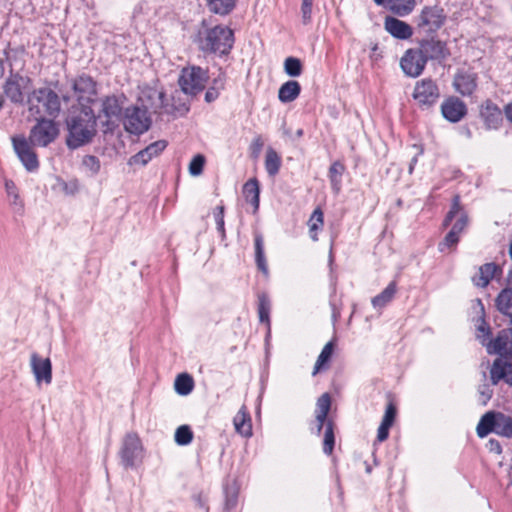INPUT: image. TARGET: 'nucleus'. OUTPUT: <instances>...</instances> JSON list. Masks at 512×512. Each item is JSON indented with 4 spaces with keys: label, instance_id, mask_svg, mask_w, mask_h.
Listing matches in <instances>:
<instances>
[{
    "label": "nucleus",
    "instance_id": "obj_1",
    "mask_svg": "<svg viewBox=\"0 0 512 512\" xmlns=\"http://www.w3.org/2000/svg\"><path fill=\"white\" fill-rule=\"evenodd\" d=\"M67 146L76 149L89 142L96 133V115L94 111L85 107L81 113L68 121Z\"/></svg>",
    "mask_w": 512,
    "mask_h": 512
},
{
    "label": "nucleus",
    "instance_id": "obj_2",
    "mask_svg": "<svg viewBox=\"0 0 512 512\" xmlns=\"http://www.w3.org/2000/svg\"><path fill=\"white\" fill-rule=\"evenodd\" d=\"M28 110L32 115L57 117L61 104L58 94L49 87L34 89L28 94Z\"/></svg>",
    "mask_w": 512,
    "mask_h": 512
},
{
    "label": "nucleus",
    "instance_id": "obj_3",
    "mask_svg": "<svg viewBox=\"0 0 512 512\" xmlns=\"http://www.w3.org/2000/svg\"><path fill=\"white\" fill-rule=\"evenodd\" d=\"M476 431L480 438L486 437L491 432L512 437V417L501 412L489 411L481 417Z\"/></svg>",
    "mask_w": 512,
    "mask_h": 512
},
{
    "label": "nucleus",
    "instance_id": "obj_4",
    "mask_svg": "<svg viewBox=\"0 0 512 512\" xmlns=\"http://www.w3.org/2000/svg\"><path fill=\"white\" fill-rule=\"evenodd\" d=\"M233 42L231 29L225 26H215L206 31L205 36L200 40V45L204 51L226 54L232 48Z\"/></svg>",
    "mask_w": 512,
    "mask_h": 512
},
{
    "label": "nucleus",
    "instance_id": "obj_5",
    "mask_svg": "<svg viewBox=\"0 0 512 512\" xmlns=\"http://www.w3.org/2000/svg\"><path fill=\"white\" fill-rule=\"evenodd\" d=\"M60 134V127L53 119L38 116L34 126L29 132V141L37 147H47L53 143Z\"/></svg>",
    "mask_w": 512,
    "mask_h": 512
},
{
    "label": "nucleus",
    "instance_id": "obj_6",
    "mask_svg": "<svg viewBox=\"0 0 512 512\" xmlns=\"http://www.w3.org/2000/svg\"><path fill=\"white\" fill-rule=\"evenodd\" d=\"M126 97L121 95H109L101 98L97 103L99 110L96 118L102 121L108 129L115 126L121 119L123 105Z\"/></svg>",
    "mask_w": 512,
    "mask_h": 512
},
{
    "label": "nucleus",
    "instance_id": "obj_7",
    "mask_svg": "<svg viewBox=\"0 0 512 512\" xmlns=\"http://www.w3.org/2000/svg\"><path fill=\"white\" fill-rule=\"evenodd\" d=\"M32 80L19 73L10 74L3 84V93L14 104H23L25 96L31 93Z\"/></svg>",
    "mask_w": 512,
    "mask_h": 512
},
{
    "label": "nucleus",
    "instance_id": "obj_8",
    "mask_svg": "<svg viewBox=\"0 0 512 512\" xmlns=\"http://www.w3.org/2000/svg\"><path fill=\"white\" fill-rule=\"evenodd\" d=\"M207 81L206 70L198 66H191L182 69L178 82L185 94L196 95L205 88Z\"/></svg>",
    "mask_w": 512,
    "mask_h": 512
},
{
    "label": "nucleus",
    "instance_id": "obj_9",
    "mask_svg": "<svg viewBox=\"0 0 512 512\" xmlns=\"http://www.w3.org/2000/svg\"><path fill=\"white\" fill-rule=\"evenodd\" d=\"M152 123L149 112L139 105H133L125 110L124 128L127 132L135 135H141L148 131Z\"/></svg>",
    "mask_w": 512,
    "mask_h": 512
},
{
    "label": "nucleus",
    "instance_id": "obj_10",
    "mask_svg": "<svg viewBox=\"0 0 512 512\" xmlns=\"http://www.w3.org/2000/svg\"><path fill=\"white\" fill-rule=\"evenodd\" d=\"M440 98V90L437 83L425 78L417 81L413 91V99L422 108H429L437 103Z\"/></svg>",
    "mask_w": 512,
    "mask_h": 512
},
{
    "label": "nucleus",
    "instance_id": "obj_11",
    "mask_svg": "<svg viewBox=\"0 0 512 512\" xmlns=\"http://www.w3.org/2000/svg\"><path fill=\"white\" fill-rule=\"evenodd\" d=\"M122 464L128 467H135L143 457V446L139 436L135 433H128L122 443L120 450Z\"/></svg>",
    "mask_w": 512,
    "mask_h": 512
},
{
    "label": "nucleus",
    "instance_id": "obj_12",
    "mask_svg": "<svg viewBox=\"0 0 512 512\" xmlns=\"http://www.w3.org/2000/svg\"><path fill=\"white\" fill-rule=\"evenodd\" d=\"M13 148L19 160L27 171H36L39 167V161L33 144L25 136H15L12 138Z\"/></svg>",
    "mask_w": 512,
    "mask_h": 512
},
{
    "label": "nucleus",
    "instance_id": "obj_13",
    "mask_svg": "<svg viewBox=\"0 0 512 512\" xmlns=\"http://www.w3.org/2000/svg\"><path fill=\"white\" fill-rule=\"evenodd\" d=\"M446 20L443 8L439 6H426L418 16V27L426 33L439 30Z\"/></svg>",
    "mask_w": 512,
    "mask_h": 512
},
{
    "label": "nucleus",
    "instance_id": "obj_14",
    "mask_svg": "<svg viewBox=\"0 0 512 512\" xmlns=\"http://www.w3.org/2000/svg\"><path fill=\"white\" fill-rule=\"evenodd\" d=\"M426 61L417 49H408L400 60L403 72L410 77H418L426 66Z\"/></svg>",
    "mask_w": 512,
    "mask_h": 512
},
{
    "label": "nucleus",
    "instance_id": "obj_15",
    "mask_svg": "<svg viewBox=\"0 0 512 512\" xmlns=\"http://www.w3.org/2000/svg\"><path fill=\"white\" fill-rule=\"evenodd\" d=\"M164 93L154 87L144 86L138 95L137 103L148 112L157 113L163 106Z\"/></svg>",
    "mask_w": 512,
    "mask_h": 512
},
{
    "label": "nucleus",
    "instance_id": "obj_16",
    "mask_svg": "<svg viewBox=\"0 0 512 512\" xmlns=\"http://www.w3.org/2000/svg\"><path fill=\"white\" fill-rule=\"evenodd\" d=\"M30 366L37 385L52 382V364L49 358H42L37 353L30 356Z\"/></svg>",
    "mask_w": 512,
    "mask_h": 512
},
{
    "label": "nucleus",
    "instance_id": "obj_17",
    "mask_svg": "<svg viewBox=\"0 0 512 512\" xmlns=\"http://www.w3.org/2000/svg\"><path fill=\"white\" fill-rule=\"evenodd\" d=\"M455 220V222L452 225V230L457 232L458 234H461V232L465 229L468 223V217L466 212L463 210V208L460 205V197L456 195L453 198L452 205L450 211L447 213L443 225L446 227L452 223V221Z\"/></svg>",
    "mask_w": 512,
    "mask_h": 512
},
{
    "label": "nucleus",
    "instance_id": "obj_18",
    "mask_svg": "<svg viewBox=\"0 0 512 512\" xmlns=\"http://www.w3.org/2000/svg\"><path fill=\"white\" fill-rule=\"evenodd\" d=\"M72 88L81 104L92 102L93 97L96 95V83L87 75L77 77L73 81Z\"/></svg>",
    "mask_w": 512,
    "mask_h": 512
},
{
    "label": "nucleus",
    "instance_id": "obj_19",
    "mask_svg": "<svg viewBox=\"0 0 512 512\" xmlns=\"http://www.w3.org/2000/svg\"><path fill=\"white\" fill-rule=\"evenodd\" d=\"M472 309L475 313L473 321L477 331L476 337L482 343V345L487 348V344L492 342V340L490 339V327L484 319V306L481 300H475L472 304Z\"/></svg>",
    "mask_w": 512,
    "mask_h": 512
},
{
    "label": "nucleus",
    "instance_id": "obj_20",
    "mask_svg": "<svg viewBox=\"0 0 512 512\" xmlns=\"http://www.w3.org/2000/svg\"><path fill=\"white\" fill-rule=\"evenodd\" d=\"M489 354L512 355V328L501 330L497 337L487 344Z\"/></svg>",
    "mask_w": 512,
    "mask_h": 512
},
{
    "label": "nucleus",
    "instance_id": "obj_21",
    "mask_svg": "<svg viewBox=\"0 0 512 512\" xmlns=\"http://www.w3.org/2000/svg\"><path fill=\"white\" fill-rule=\"evenodd\" d=\"M490 378L493 385L503 380L512 386V357L496 359L490 369Z\"/></svg>",
    "mask_w": 512,
    "mask_h": 512
},
{
    "label": "nucleus",
    "instance_id": "obj_22",
    "mask_svg": "<svg viewBox=\"0 0 512 512\" xmlns=\"http://www.w3.org/2000/svg\"><path fill=\"white\" fill-rule=\"evenodd\" d=\"M480 117L487 129H498L503 121L502 110L491 100L482 103Z\"/></svg>",
    "mask_w": 512,
    "mask_h": 512
},
{
    "label": "nucleus",
    "instance_id": "obj_23",
    "mask_svg": "<svg viewBox=\"0 0 512 512\" xmlns=\"http://www.w3.org/2000/svg\"><path fill=\"white\" fill-rule=\"evenodd\" d=\"M441 112L445 119L452 123L459 122L467 113V107L457 97H449L441 105Z\"/></svg>",
    "mask_w": 512,
    "mask_h": 512
},
{
    "label": "nucleus",
    "instance_id": "obj_24",
    "mask_svg": "<svg viewBox=\"0 0 512 512\" xmlns=\"http://www.w3.org/2000/svg\"><path fill=\"white\" fill-rule=\"evenodd\" d=\"M455 90L462 96H470L477 87V75L471 71H459L453 81Z\"/></svg>",
    "mask_w": 512,
    "mask_h": 512
},
{
    "label": "nucleus",
    "instance_id": "obj_25",
    "mask_svg": "<svg viewBox=\"0 0 512 512\" xmlns=\"http://www.w3.org/2000/svg\"><path fill=\"white\" fill-rule=\"evenodd\" d=\"M417 50L421 52L426 62L428 59H444L448 54L445 44L442 41L436 40L434 38L423 40L420 44V48Z\"/></svg>",
    "mask_w": 512,
    "mask_h": 512
},
{
    "label": "nucleus",
    "instance_id": "obj_26",
    "mask_svg": "<svg viewBox=\"0 0 512 512\" xmlns=\"http://www.w3.org/2000/svg\"><path fill=\"white\" fill-rule=\"evenodd\" d=\"M384 27L390 35L397 39L405 40L413 34L412 27L409 24L391 16L385 18Z\"/></svg>",
    "mask_w": 512,
    "mask_h": 512
},
{
    "label": "nucleus",
    "instance_id": "obj_27",
    "mask_svg": "<svg viewBox=\"0 0 512 512\" xmlns=\"http://www.w3.org/2000/svg\"><path fill=\"white\" fill-rule=\"evenodd\" d=\"M501 273L502 270L497 264L492 262L486 263L479 267L478 272L475 274L472 280L477 287L484 288L493 278L501 275Z\"/></svg>",
    "mask_w": 512,
    "mask_h": 512
},
{
    "label": "nucleus",
    "instance_id": "obj_28",
    "mask_svg": "<svg viewBox=\"0 0 512 512\" xmlns=\"http://www.w3.org/2000/svg\"><path fill=\"white\" fill-rule=\"evenodd\" d=\"M331 408V398L328 393L322 394L316 403L315 417L317 422V433L320 434L327 423V416Z\"/></svg>",
    "mask_w": 512,
    "mask_h": 512
},
{
    "label": "nucleus",
    "instance_id": "obj_29",
    "mask_svg": "<svg viewBox=\"0 0 512 512\" xmlns=\"http://www.w3.org/2000/svg\"><path fill=\"white\" fill-rule=\"evenodd\" d=\"M380 6H383L397 16L404 17L413 11L415 0H383Z\"/></svg>",
    "mask_w": 512,
    "mask_h": 512
},
{
    "label": "nucleus",
    "instance_id": "obj_30",
    "mask_svg": "<svg viewBox=\"0 0 512 512\" xmlns=\"http://www.w3.org/2000/svg\"><path fill=\"white\" fill-rule=\"evenodd\" d=\"M396 418V407L389 403L386 407L385 414L377 431V440L385 441L389 436V430L394 424Z\"/></svg>",
    "mask_w": 512,
    "mask_h": 512
},
{
    "label": "nucleus",
    "instance_id": "obj_31",
    "mask_svg": "<svg viewBox=\"0 0 512 512\" xmlns=\"http://www.w3.org/2000/svg\"><path fill=\"white\" fill-rule=\"evenodd\" d=\"M235 430L243 437L252 435V425L249 413L242 407L233 420Z\"/></svg>",
    "mask_w": 512,
    "mask_h": 512
},
{
    "label": "nucleus",
    "instance_id": "obj_32",
    "mask_svg": "<svg viewBox=\"0 0 512 512\" xmlns=\"http://www.w3.org/2000/svg\"><path fill=\"white\" fill-rule=\"evenodd\" d=\"M300 92V84L295 80H289L279 88L278 98L282 103H290L299 96Z\"/></svg>",
    "mask_w": 512,
    "mask_h": 512
},
{
    "label": "nucleus",
    "instance_id": "obj_33",
    "mask_svg": "<svg viewBox=\"0 0 512 512\" xmlns=\"http://www.w3.org/2000/svg\"><path fill=\"white\" fill-rule=\"evenodd\" d=\"M243 194L247 202L254 207V212L259 208L260 188L256 179H249L243 186Z\"/></svg>",
    "mask_w": 512,
    "mask_h": 512
},
{
    "label": "nucleus",
    "instance_id": "obj_34",
    "mask_svg": "<svg viewBox=\"0 0 512 512\" xmlns=\"http://www.w3.org/2000/svg\"><path fill=\"white\" fill-rule=\"evenodd\" d=\"M397 291V284L395 281L389 283V285L377 296L373 297L371 300L372 306L375 309H382L388 303L392 301Z\"/></svg>",
    "mask_w": 512,
    "mask_h": 512
},
{
    "label": "nucleus",
    "instance_id": "obj_35",
    "mask_svg": "<svg viewBox=\"0 0 512 512\" xmlns=\"http://www.w3.org/2000/svg\"><path fill=\"white\" fill-rule=\"evenodd\" d=\"M193 388L194 380L189 374L183 373L176 377L174 382V389L177 394L181 396L189 395Z\"/></svg>",
    "mask_w": 512,
    "mask_h": 512
},
{
    "label": "nucleus",
    "instance_id": "obj_36",
    "mask_svg": "<svg viewBox=\"0 0 512 512\" xmlns=\"http://www.w3.org/2000/svg\"><path fill=\"white\" fill-rule=\"evenodd\" d=\"M496 305L501 313L512 317V289L502 290L496 299Z\"/></svg>",
    "mask_w": 512,
    "mask_h": 512
},
{
    "label": "nucleus",
    "instance_id": "obj_37",
    "mask_svg": "<svg viewBox=\"0 0 512 512\" xmlns=\"http://www.w3.org/2000/svg\"><path fill=\"white\" fill-rule=\"evenodd\" d=\"M281 167V157L272 148H268L265 157V169L270 176H275Z\"/></svg>",
    "mask_w": 512,
    "mask_h": 512
},
{
    "label": "nucleus",
    "instance_id": "obj_38",
    "mask_svg": "<svg viewBox=\"0 0 512 512\" xmlns=\"http://www.w3.org/2000/svg\"><path fill=\"white\" fill-rule=\"evenodd\" d=\"M255 243V259L256 264L259 270H261L264 274L268 273V267L264 255V243L263 237L260 234H256L254 238Z\"/></svg>",
    "mask_w": 512,
    "mask_h": 512
},
{
    "label": "nucleus",
    "instance_id": "obj_39",
    "mask_svg": "<svg viewBox=\"0 0 512 512\" xmlns=\"http://www.w3.org/2000/svg\"><path fill=\"white\" fill-rule=\"evenodd\" d=\"M323 224H324L323 212L321 211V209L317 208L313 211V213L308 221L309 234L313 241L318 240L317 231L322 229Z\"/></svg>",
    "mask_w": 512,
    "mask_h": 512
},
{
    "label": "nucleus",
    "instance_id": "obj_40",
    "mask_svg": "<svg viewBox=\"0 0 512 512\" xmlns=\"http://www.w3.org/2000/svg\"><path fill=\"white\" fill-rule=\"evenodd\" d=\"M207 4L213 13L227 15L235 7V0H207Z\"/></svg>",
    "mask_w": 512,
    "mask_h": 512
},
{
    "label": "nucleus",
    "instance_id": "obj_41",
    "mask_svg": "<svg viewBox=\"0 0 512 512\" xmlns=\"http://www.w3.org/2000/svg\"><path fill=\"white\" fill-rule=\"evenodd\" d=\"M270 310H271V302L269 297L266 294H260L258 296V315L259 320L262 323H266L268 329L270 328Z\"/></svg>",
    "mask_w": 512,
    "mask_h": 512
},
{
    "label": "nucleus",
    "instance_id": "obj_42",
    "mask_svg": "<svg viewBox=\"0 0 512 512\" xmlns=\"http://www.w3.org/2000/svg\"><path fill=\"white\" fill-rule=\"evenodd\" d=\"M344 172V166L340 162H334L329 169V178L332 190L338 193L341 189V178Z\"/></svg>",
    "mask_w": 512,
    "mask_h": 512
},
{
    "label": "nucleus",
    "instance_id": "obj_43",
    "mask_svg": "<svg viewBox=\"0 0 512 512\" xmlns=\"http://www.w3.org/2000/svg\"><path fill=\"white\" fill-rule=\"evenodd\" d=\"M333 343L328 342L322 349L320 355L317 358V361L314 366L313 375L319 373L322 369L325 368V365L329 362L332 353H333Z\"/></svg>",
    "mask_w": 512,
    "mask_h": 512
},
{
    "label": "nucleus",
    "instance_id": "obj_44",
    "mask_svg": "<svg viewBox=\"0 0 512 512\" xmlns=\"http://www.w3.org/2000/svg\"><path fill=\"white\" fill-rule=\"evenodd\" d=\"M284 71L290 77H298L302 74L303 65L300 59L288 57L284 61Z\"/></svg>",
    "mask_w": 512,
    "mask_h": 512
},
{
    "label": "nucleus",
    "instance_id": "obj_45",
    "mask_svg": "<svg viewBox=\"0 0 512 512\" xmlns=\"http://www.w3.org/2000/svg\"><path fill=\"white\" fill-rule=\"evenodd\" d=\"M324 432V441H323V452L327 455H330L333 452L335 437L333 431V423L331 420L327 421Z\"/></svg>",
    "mask_w": 512,
    "mask_h": 512
},
{
    "label": "nucleus",
    "instance_id": "obj_46",
    "mask_svg": "<svg viewBox=\"0 0 512 512\" xmlns=\"http://www.w3.org/2000/svg\"><path fill=\"white\" fill-rule=\"evenodd\" d=\"M5 191L7 193V196L10 200L11 205L18 207L19 209H22L23 202L20 199L16 185L12 180H9V179L5 180Z\"/></svg>",
    "mask_w": 512,
    "mask_h": 512
},
{
    "label": "nucleus",
    "instance_id": "obj_47",
    "mask_svg": "<svg viewBox=\"0 0 512 512\" xmlns=\"http://www.w3.org/2000/svg\"><path fill=\"white\" fill-rule=\"evenodd\" d=\"M193 439V432L187 425H182L175 432V442L178 445H188Z\"/></svg>",
    "mask_w": 512,
    "mask_h": 512
},
{
    "label": "nucleus",
    "instance_id": "obj_48",
    "mask_svg": "<svg viewBox=\"0 0 512 512\" xmlns=\"http://www.w3.org/2000/svg\"><path fill=\"white\" fill-rule=\"evenodd\" d=\"M82 166L91 176L96 175L100 171V161L96 156L86 155L82 159Z\"/></svg>",
    "mask_w": 512,
    "mask_h": 512
},
{
    "label": "nucleus",
    "instance_id": "obj_49",
    "mask_svg": "<svg viewBox=\"0 0 512 512\" xmlns=\"http://www.w3.org/2000/svg\"><path fill=\"white\" fill-rule=\"evenodd\" d=\"M213 215H214L217 231L219 232L221 239L224 240L226 237V232H225V227H224V225H225L224 207L217 206L213 211Z\"/></svg>",
    "mask_w": 512,
    "mask_h": 512
},
{
    "label": "nucleus",
    "instance_id": "obj_50",
    "mask_svg": "<svg viewBox=\"0 0 512 512\" xmlns=\"http://www.w3.org/2000/svg\"><path fill=\"white\" fill-rule=\"evenodd\" d=\"M205 157L202 154L194 156L189 164V173L192 176H199L203 172Z\"/></svg>",
    "mask_w": 512,
    "mask_h": 512
},
{
    "label": "nucleus",
    "instance_id": "obj_51",
    "mask_svg": "<svg viewBox=\"0 0 512 512\" xmlns=\"http://www.w3.org/2000/svg\"><path fill=\"white\" fill-rule=\"evenodd\" d=\"M57 185L59 190L66 195H74L79 190V183L77 180H71L68 182L64 180H58Z\"/></svg>",
    "mask_w": 512,
    "mask_h": 512
},
{
    "label": "nucleus",
    "instance_id": "obj_52",
    "mask_svg": "<svg viewBox=\"0 0 512 512\" xmlns=\"http://www.w3.org/2000/svg\"><path fill=\"white\" fill-rule=\"evenodd\" d=\"M459 236L457 232L453 231L452 229L449 231V233L445 236L443 242L439 244V250L441 252L445 251V248H450L455 246L459 241Z\"/></svg>",
    "mask_w": 512,
    "mask_h": 512
},
{
    "label": "nucleus",
    "instance_id": "obj_53",
    "mask_svg": "<svg viewBox=\"0 0 512 512\" xmlns=\"http://www.w3.org/2000/svg\"><path fill=\"white\" fill-rule=\"evenodd\" d=\"M153 157L145 151V149L139 151L137 154L132 156L129 160L130 165H146Z\"/></svg>",
    "mask_w": 512,
    "mask_h": 512
},
{
    "label": "nucleus",
    "instance_id": "obj_54",
    "mask_svg": "<svg viewBox=\"0 0 512 512\" xmlns=\"http://www.w3.org/2000/svg\"><path fill=\"white\" fill-rule=\"evenodd\" d=\"M167 146V142L164 140H159L151 143L145 148V151L149 153L150 156L157 157Z\"/></svg>",
    "mask_w": 512,
    "mask_h": 512
},
{
    "label": "nucleus",
    "instance_id": "obj_55",
    "mask_svg": "<svg viewBox=\"0 0 512 512\" xmlns=\"http://www.w3.org/2000/svg\"><path fill=\"white\" fill-rule=\"evenodd\" d=\"M313 0H302L301 13L303 23H308L311 19Z\"/></svg>",
    "mask_w": 512,
    "mask_h": 512
},
{
    "label": "nucleus",
    "instance_id": "obj_56",
    "mask_svg": "<svg viewBox=\"0 0 512 512\" xmlns=\"http://www.w3.org/2000/svg\"><path fill=\"white\" fill-rule=\"evenodd\" d=\"M493 391L490 389L489 385L483 384L479 387V401L486 405L487 402L490 400L492 396Z\"/></svg>",
    "mask_w": 512,
    "mask_h": 512
},
{
    "label": "nucleus",
    "instance_id": "obj_57",
    "mask_svg": "<svg viewBox=\"0 0 512 512\" xmlns=\"http://www.w3.org/2000/svg\"><path fill=\"white\" fill-rule=\"evenodd\" d=\"M487 448L490 452L500 454L502 452V447L499 441L495 439H490L487 443Z\"/></svg>",
    "mask_w": 512,
    "mask_h": 512
},
{
    "label": "nucleus",
    "instance_id": "obj_58",
    "mask_svg": "<svg viewBox=\"0 0 512 512\" xmlns=\"http://www.w3.org/2000/svg\"><path fill=\"white\" fill-rule=\"evenodd\" d=\"M219 97V92L215 88H209L205 93V100L210 103Z\"/></svg>",
    "mask_w": 512,
    "mask_h": 512
},
{
    "label": "nucleus",
    "instance_id": "obj_59",
    "mask_svg": "<svg viewBox=\"0 0 512 512\" xmlns=\"http://www.w3.org/2000/svg\"><path fill=\"white\" fill-rule=\"evenodd\" d=\"M377 50H378V45L374 44L372 46V54H371V58L374 60H378L381 57V55L377 53Z\"/></svg>",
    "mask_w": 512,
    "mask_h": 512
},
{
    "label": "nucleus",
    "instance_id": "obj_60",
    "mask_svg": "<svg viewBox=\"0 0 512 512\" xmlns=\"http://www.w3.org/2000/svg\"><path fill=\"white\" fill-rule=\"evenodd\" d=\"M505 112L508 120L512 122V102L506 106Z\"/></svg>",
    "mask_w": 512,
    "mask_h": 512
},
{
    "label": "nucleus",
    "instance_id": "obj_61",
    "mask_svg": "<svg viewBox=\"0 0 512 512\" xmlns=\"http://www.w3.org/2000/svg\"><path fill=\"white\" fill-rule=\"evenodd\" d=\"M4 74V64L2 59L0 58V77Z\"/></svg>",
    "mask_w": 512,
    "mask_h": 512
},
{
    "label": "nucleus",
    "instance_id": "obj_62",
    "mask_svg": "<svg viewBox=\"0 0 512 512\" xmlns=\"http://www.w3.org/2000/svg\"><path fill=\"white\" fill-rule=\"evenodd\" d=\"M254 144H255V147H258L260 148L262 146V141L260 138H257L255 141H254Z\"/></svg>",
    "mask_w": 512,
    "mask_h": 512
},
{
    "label": "nucleus",
    "instance_id": "obj_63",
    "mask_svg": "<svg viewBox=\"0 0 512 512\" xmlns=\"http://www.w3.org/2000/svg\"><path fill=\"white\" fill-rule=\"evenodd\" d=\"M234 503H235V501H234V500L229 499V500L227 501V506H228V507H232V506L234 505Z\"/></svg>",
    "mask_w": 512,
    "mask_h": 512
},
{
    "label": "nucleus",
    "instance_id": "obj_64",
    "mask_svg": "<svg viewBox=\"0 0 512 512\" xmlns=\"http://www.w3.org/2000/svg\"><path fill=\"white\" fill-rule=\"evenodd\" d=\"M510 255H511V258H512V241H511V244H510Z\"/></svg>",
    "mask_w": 512,
    "mask_h": 512
}]
</instances>
